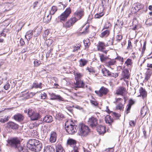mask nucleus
<instances>
[{
  "label": "nucleus",
  "instance_id": "35",
  "mask_svg": "<svg viewBox=\"0 0 152 152\" xmlns=\"http://www.w3.org/2000/svg\"><path fill=\"white\" fill-rule=\"evenodd\" d=\"M53 121V118L51 115H47L43 118V121L47 123H51Z\"/></svg>",
  "mask_w": 152,
  "mask_h": 152
},
{
  "label": "nucleus",
  "instance_id": "19",
  "mask_svg": "<svg viewBox=\"0 0 152 152\" xmlns=\"http://www.w3.org/2000/svg\"><path fill=\"white\" fill-rule=\"evenodd\" d=\"M116 62L117 61L114 59L109 58L105 65L113 69L114 67L112 68V66L115 65Z\"/></svg>",
  "mask_w": 152,
  "mask_h": 152
},
{
  "label": "nucleus",
  "instance_id": "45",
  "mask_svg": "<svg viewBox=\"0 0 152 152\" xmlns=\"http://www.w3.org/2000/svg\"><path fill=\"white\" fill-rule=\"evenodd\" d=\"M124 108V104H116L115 108L116 109L119 110L121 111L123 110Z\"/></svg>",
  "mask_w": 152,
  "mask_h": 152
},
{
  "label": "nucleus",
  "instance_id": "36",
  "mask_svg": "<svg viewBox=\"0 0 152 152\" xmlns=\"http://www.w3.org/2000/svg\"><path fill=\"white\" fill-rule=\"evenodd\" d=\"M86 70L87 71L89 74H94L96 72L94 68L91 66H87L86 68Z\"/></svg>",
  "mask_w": 152,
  "mask_h": 152
},
{
  "label": "nucleus",
  "instance_id": "21",
  "mask_svg": "<svg viewBox=\"0 0 152 152\" xmlns=\"http://www.w3.org/2000/svg\"><path fill=\"white\" fill-rule=\"evenodd\" d=\"M145 77L144 81L147 82L149 80L152 75V70L150 68H147V71L145 73Z\"/></svg>",
  "mask_w": 152,
  "mask_h": 152
},
{
  "label": "nucleus",
  "instance_id": "44",
  "mask_svg": "<svg viewBox=\"0 0 152 152\" xmlns=\"http://www.w3.org/2000/svg\"><path fill=\"white\" fill-rule=\"evenodd\" d=\"M57 10V7L55 6H53L51 8L50 12V14L51 15H54Z\"/></svg>",
  "mask_w": 152,
  "mask_h": 152
},
{
  "label": "nucleus",
  "instance_id": "15",
  "mask_svg": "<svg viewBox=\"0 0 152 152\" xmlns=\"http://www.w3.org/2000/svg\"><path fill=\"white\" fill-rule=\"evenodd\" d=\"M97 50L105 53H107L106 50H104L106 49V45L104 42L102 41H99L96 45Z\"/></svg>",
  "mask_w": 152,
  "mask_h": 152
},
{
  "label": "nucleus",
  "instance_id": "34",
  "mask_svg": "<svg viewBox=\"0 0 152 152\" xmlns=\"http://www.w3.org/2000/svg\"><path fill=\"white\" fill-rule=\"evenodd\" d=\"M44 152H55L54 149L52 146H47L44 148Z\"/></svg>",
  "mask_w": 152,
  "mask_h": 152
},
{
  "label": "nucleus",
  "instance_id": "26",
  "mask_svg": "<svg viewBox=\"0 0 152 152\" xmlns=\"http://www.w3.org/2000/svg\"><path fill=\"white\" fill-rule=\"evenodd\" d=\"M57 136V135L56 132H51L49 139L51 143L55 142L56 140Z\"/></svg>",
  "mask_w": 152,
  "mask_h": 152
},
{
  "label": "nucleus",
  "instance_id": "56",
  "mask_svg": "<svg viewBox=\"0 0 152 152\" xmlns=\"http://www.w3.org/2000/svg\"><path fill=\"white\" fill-rule=\"evenodd\" d=\"M50 31L48 30H46L44 31L43 34V37L45 40L46 39Z\"/></svg>",
  "mask_w": 152,
  "mask_h": 152
},
{
  "label": "nucleus",
  "instance_id": "10",
  "mask_svg": "<svg viewBox=\"0 0 152 152\" xmlns=\"http://www.w3.org/2000/svg\"><path fill=\"white\" fill-rule=\"evenodd\" d=\"M87 123L91 128H94L98 125V120L95 117L91 116L88 118Z\"/></svg>",
  "mask_w": 152,
  "mask_h": 152
},
{
  "label": "nucleus",
  "instance_id": "18",
  "mask_svg": "<svg viewBox=\"0 0 152 152\" xmlns=\"http://www.w3.org/2000/svg\"><path fill=\"white\" fill-rule=\"evenodd\" d=\"M135 103V101L132 99H130L128 101V104L126 107V114L130 113V110L132 107V106Z\"/></svg>",
  "mask_w": 152,
  "mask_h": 152
},
{
  "label": "nucleus",
  "instance_id": "1",
  "mask_svg": "<svg viewBox=\"0 0 152 152\" xmlns=\"http://www.w3.org/2000/svg\"><path fill=\"white\" fill-rule=\"evenodd\" d=\"M26 145L31 150L35 152L39 151L42 148V143L39 140L34 139H29Z\"/></svg>",
  "mask_w": 152,
  "mask_h": 152
},
{
  "label": "nucleus",
  "instance_id": "29",
  "mask_svg": "<svg viewBox=\"0 0 152 152\" xmlns=\"http://www.w3.org/2000/svg\"><path fill=\"white\" fill-rule=\"evenodd\" d=\"M103 31H102V32L101 33L100 37L101 38L104 37H108L110 35V29H106Z\"/></svg>",
  "mask_w": 152,
  "mask_h": 152
},
{
  "label": "nucleus",
  "instance_id": "48",
  "mask_svg": "<svg viewBox=\"0 0 152 152\" xmlns=\"http://www.w3.org/2000/svg\"><path fill=\"white\" fill-rule=\"evenodd\" d=\"M13 6V4L12 3L7 2L5 3V7L7 10H10Z\"/></svg>",
  "mask_w": 152,
  "mask_h": 152
},
{
  "label": "nucleus",
  "instance_id": "60",
  "mask_svg": "<svg viewBox=\"0 0 152 152\" xmlns=\"http://www.w3.org/2000/svg\"><path fill=\"white\" fill-rule=\"evenodd\" d=\"M146 44L147 42L146 41H145L144 42L143 47L142 48V54L144 53L145 51V50Z\"/></svg>",
  "mask_w": 152,
  "mask_h": 152
},
{
  "label": "nucleus",
  "instance_id": "42",
  "mask_svg": "<svg viewBox=\"0 0 152 152\" xmlns=\"http://www.w3.org/2000/svg\"><path fill=\"white\" fill-rule=\"evenodd\" d=\"M99 57L101 61L102 62L104 63L105 64L106 63L109 59L108 57L105 56L103 54H101L100 55Z\"/></svg>",
  "mask_w": 152,
  "mask_h": 152
},
{
  "label": "nucleus",
  "instance_id": "27",
  "mask_svg": "<svg viewBox=\"0 0 152 152\" xmlns=\"http://www.w3.org/2000/svg\"><path fill=\"white\" fill-rule=\"evenodd\" d=\"M80 32L82 34H86L89 32V26H84L80 29Z\"/></svg>",
  "mask_w": 152,
  "mask_h": 152
},
{
  "label": "nucleus",
  "instance_id": "63",
  "mask_svg": "<svg viewBox=\"0 0 152 152\" xmlns=\"http://www.w3.org/2000/svg\"><path fill=\"white\" fill-rule=\"evenodd\" d=\"M129 124L132 127H134L136 124V122L134 120L130 121L129 122Z\"/></svg>",
  "mask_w": 152,
  "mask_h": 152
},
{
  "label": "nucleus",
  "instance_id": "3",
  "mask_svg": "<svg viewBox=\"0 0 152 152\" xmlns=\"http://www.w3.org/2000/svg\"><path fill=\"white\" fill-rule=\"evenodd\" d=\"M21 140L18 137H15L9 139L7 143L9 145L11 148H17L21 145Z\"/></svg>",
  "mask_w": 152,
  "mask_h": 152
},
{
  "label": "nucleus",
  "instance_id": "11",
  "mask_svg": "<svg viewBox=\"0 0 152 152\" xmlns=\"http://www.w3.org/2000/svg\"><path fill=\"white\" fill-rule=\"evenodd\" d=\"M76 19L71 17L67 21L63 23V27L67 29L70 28L76 22Z\"/></svg>",
  "mask_w": 152,
  "mask_h": 152
},
{
  "label": "nucleus",
  "instance_id": "62",
  "mask_svg": "<svg viewBox=\"0 0 152 152\" xmlns=\"http://www.w3.org/2000/svg\"><path fill=\"white\" fill-rule=\"evenodd\" d=\"M151 20L150 18H148L145 22V23L146 25H149V26H151L152 24L151 22Z\"/></svg>",
  "mask_w": 152,
  "mask_h": 152
},
{
  "label": "nucleus",
  "instance_id": "12",
  "mask_svg": "<svg viewBox=\"0 0 152 152\" xmlns=\"http://www.w3.org/2000/svg\"><path fill=\"white\" fill-rule=\"evenodd\" d=\"M28 114L31 119L33 121L37 120L39 117V113L37 112H34L31 108L28 109Z\"/></svg>",
  "mask_w": 152,
  "mask_h": 152
},
{
  "label": "nucleus",
  "instance_id": "51",
  "mask_svg": "<svg viewBox=\"0 0 152 152\" xmlns=\"http://www.w3.org/2000/svg\"><path fill=\"white\" fill-rule=\"evenodd\" d=\"M10 118V116H5L4 118H0V122L2 123H4L8 121Z\"/></svg>",
  "mask_w": 152,
  "mask_h": 152
},
{
  "label": "nucleus",
  "instance_id": "38",
  "mask_svg": "<svg viewBox=\"0 0 152 152\" xmlns=\"http://www.w3.org/2000/svg\"><path fill=\"white\" fill-rule=\"evenodd\" d=\"M116 61H119L120 64L122 65L124 62V58L123 57L119 55L118 54H117L116 57L114 59Z\"/></svg>",
  "mask_w": 152,
  "mask_h": 152
},
{
  "label": "nucleus",
  "instance_id": "46",
  "mask_svg": "<svg viewBox=\"0 0 152 152\" xmlns=\"http://www.w3.org/2000/svg\"><path fill=\"white\" fill-rule=\"evenodd\" d=\"M56 152H65V151L61 145H58L56 147Z\"/></svg>",
  "mask_w": 152,
  "mask_h": 152
},
{
  "label": "nucleus",
  "instance_id": "7",
  "mask_svg": "<svg viewBox=\"0 0 152 152\" xmlns=\"http://www.w3.org/2000/svg\"><path fill=\"white\" fill-rule=\"evenodd\" d=\"M109 92L108 88L103 86H102L99 90H96L95 92L99 97L106 96Z\"/></svg>",
  "mask_w": 152,
  "mask_h": 152
},
{
  "label": "nucleus",
  "instance_id": "31",
  "mask_svg": "<svg viewBox=\"0 0 152 152\" xmlns=\"http://www.w3.org/2000/svg\"><path fill=\"white\" fill-rule=\"evenodd\" d=\"M88 62V60L85 58H81L79 61V66L80 67H83L86 66Z\"/></svg>",
  "mask_w": 152,
  "mask_h": 152
},
{
  "label": "nucleus",
  "instance_id": "57",
  "mask_svg": "<svg viewBox=\"0 0 152 152\" xmlns=\"http://www.w3.org/2000/svg\"><path fill=\"white\" fill-rule=\"evenodd\" d=\"M132 42L130 40L128 41V45L127 48L128 50H132Z\"/></svg>",
  "mask_w": 152,
  "mask_h": 152
},
{
  "label": "nucleus",
  "instance_id": "53",
  "mask_svg": "<svg viewBox=\"0 0 152 152\" xmlns=\"http://www.w3.org/2000/svg\"><path fill=\"white\" fill-rule=\"evenodd\" d=\"M9 30L5 28L3 30L2 32L0 34V37L3 36L5 37L6 35V33H7Z\"/></svg>",
  "mask_w": 152,
  "mask_h": 152
},
{
  "label": "nucleus",
  "instance_id": "17",
  "mask_svg": "<svg viewBox=\"0 0 152 152\" xmlns=\"http://www.w3.org/2000/svg\"><path fill=\"white\" fill-rule=\"evenodd\" d=\"M74 84L76 88H84L85 86V83L82 79L75 80Z\"/></svg>",
  "mask_w": 152,
  "mask_h": 152
},
{
  "label": "nucleus",
  "instance_id": "8",
  "mask_svg": "<svg viewBox=\"0 0 152 152\" xmlns=\"http://www.w3.org/2000/svg\"><path fill=\"white\" fill-rule=\"evenodd\" d=\"M85 12L84 9L80 8L77 9L75 12H74V17L72 18L76 19V21L77 22L78 20L81 19L84 16Z\"/></svg>",
  "mask_w": 152,
  "mask_h": 152
},
{
  "label": "nucleus",
  "instance_id": "5",
  "mask_svg": "<svg viewBox=\"0 0 152 152\" xmlns=\"http://www.w3.org/2000/svg\"><path fill=\"white\" fill-rule=\"evenodd\" d=\"M78 131L80 135L85 136L88 134L89 132V129L88 127L84 124L81 123L78 125Z\"/></svg>",
  "mask_w": 152,
  "mask_h": 152
},
{
  "label": "nucleus",
  "instance_id": "14",
  "mask_svg": "<svg viewBox=\"0 0 152 152\" xmlns=\"http://www.w3.org/2000/svg\"><path fill=\"white\" fill-rule=\"evenodd\" d=\"M115 94L118 95L124 96L127 94L126 88L122 86L119 87L116 90Z\"/></svg>",
  "mask_w": 152,
  "mask_h": 152
},
{
  "label": "nucleus",
  "instance_id": "28",
  "mask_svg": "<svg viewBox=\"0 0 152 152\" xmlns=\"http://www.w3.org/2000/svg\"><path fill=\"white\" fill-rule=\"evenodd\" d=\"M49 95H50L51 99H58L60 101H63V98L61 97L60 95H56L53 93L49 94Z\"/></svg>",
  "mask_w": 152,
  "mask_h": 152
},
{
  "label": "nucleus",
  "instance_id": "58",
  "mask_svg": "<svg viewBox=\"0 0 152 152\" xmlns=\"http://www.w3.org/2000/svg\"><path fill=\"white\" fill-rule=\"evenodd\" d=\"M45 39H46L45 42L48 46H50L52 44L53 42L52 39H47V38Z\"/></svg>",
  "mask_w": 152,
  "mask_h": 152
},
{
  "label": "nucleus",
  "instance_id": "61",
  "mask_svg": "<svg viewBox=\"0 0 152 152\" xmlns=\"http://www.w3.org/2000/svg\"><path fill=\"white\" fill-rule=\"evenodd\" d=\"M113 115L117 119H118L119 117L121 116V114L115 112H113Z\"/></svg>",
  "mask_w": 152,
  "mask_h": 152
},
{
  "label": "nucleus",
  "instance_id": "6",
  "mask_svg": "<svg viewBox=\"0 0 152 152\" xmlns=\"http://www.w3.org/2000/svg\"><path fill=\"white\" fill-rule=\"evenodd\" d=\"M121 74V77L120 78L121 80H123L125 82L128 86L129 85V81L127 80L129 79L130 78V73L129 72V70L125 68L123 69Z\"/></svg>",
  "mask_w": 152,
  "mask_h": 152
},
{
  "label": "nucleus",
  "instance_id": "37",
  "mask_svg": "<svg viewBox=\"0 0 152 152\" xmlns=\"http://www.w3.org/2000/svg\"><path fill=\"white\" fill-rule=\"evenodd\" d=\"M33 33L32 30L28 31L26 33L25 37L28 40H30L31 39L33 36Z\"/></svg>",
  "mask_w": 152,
  "mask_h": 152
},
{
  "label": "nucleus",
  "instance_id": "59",
  "mask_svg": "<svg viewBox=\"0 0 152 152\" xmlns=\"http://www.w3.org/2000/svg\"><path fill=\"white\" fill-rule=\"evenodd\" d=\"M40 96L41 99H45L47 97V95L45 93L43 92L40 94Z\"/></svg>",
  "mask_w": 152,
  "mask_h": 152
},
{
  "label": "nucleus",
  "instance_id": "39",
  "mask_svg": "<svg viewBox=\"0 0 152 152\" xmlns=\"http://www.w3.org/2000/svg\"><path fill=\"white\" fill-rule=\"evenodd\" d=\"M19 152H28V150L27 148L24 145H21L17 148Z\"/></svg>",
  "mask_w": 152,
  "mask_h": 152
},
{
  "label": "nucleus",
  "instance_id": "22",
  "mask_svg": "<svg viewBox=\"0 0 152 152\" xmlns=\"http://www.w3.org/2000/svg\"><path fill=\"white\" fill-rule=\"evenodd\" d=\"M35 95L33 92L25 91L23 92L22 96L24 99H27L32 98Z\"/></svg>",
  "mask_w": 152,
  "mask_h": 152
},
{
  "label": "nucleus",
  "instance_id": "52",
  "mask_svg": "<svg viewBox=\"0 0 152 152\" xmlns=\"http://www.w3.org/2000/svg\"><path fill=\"white\" fill-rule=\"evenodd\" d=\"M51 18V16H49V15H48L46 17H45L44 18L43 20L45 23H48L50 21Z\"/></svg>",
  "mask_w": 152,
  "mask_h": 152
},
{
  "label": "nucleus",
  "instance_id": "2",
  "mask_svg": "<svg viewBox=\"0 0 152 152\" xmlns=\"http://www.w3.org/2000/svg\"><path fill=\"white\" fill-rule=\"evenodd\" d=\"M66 131L70 134H74L77 131V126L72 120H68L65 123Z\"/></svg>",
  "mask_w": 152,
  "mask_h": 152
},
{
  "label": "nucleus",
  "instance_id": "23",
  "mask_svg": "<svg viewBox=\"0 0 152 152\" xmlns=\"http://www.w3.org/2000/svg\"><path fill=\"white\" fill-rule=\"evenodd\" d=\"M13 118L15 121L20 122L23 121L24 117L23 115L18 113L14 115Z\"/></svg>",
  "mask_w": 152,
  "mask_h": 152
},
{
  "label": "nucleus",
  "instance_id": "24",
  "mask_svg": "<svg viewBox=\"0 0 152 152\" xmlns=\"http://www.w3.org/2000/svg\"><path fill=\"white\" fill-rule=\"evenodd\" d=\"M75 80L82 79L83 76V74L79 72L74 71L73 72Z\"/></svg>",
  "mask_w": 152,
  "mask_h": 152
},
{
  "label": "nucleus",
  "instance_id": "33",
  "mask_svg": "<svg viewBox=\"0 0 152 152\" xmlns=\"http://www.w3.org/2000/svg\"><path fill=\"white\" fill-rule=\"evenodd\" d=\"M76 141L72 139H69L67 141V144L71 147H74L76 146Z\"/></svg>",
  "mask_w": 152,
  "mask_h": 152
},
{
  "label": "nucleus",
  "instance_id": "9",
  "mask_svg": "<svg viewBox=\"0 0 152 152\" xmlns=\"http://www.w3.org/2000/svg\"><path fill=\"white\" fill-rule=\"evenodd\" d=\"M134 5V9L135 10L134 12H136L140 10H141L140 12L142 13H145L148 10L147 7H145L144 4L139 2L136 3Z\"/></svg>",
  "mask_w": 152,
  "mask_h": 152
},
{
  "label": "nucleus",
  "instance_id": "41",
  "mask_svg": "<svg viewBox=\"0 0 152 152\" xmlns=\"http://www.w3.org/2000/svg\"><path fill=\"white\" fill-rule=\"evenodd\" d=\"M85 47V49L88 50L90 45V43L89 39H86L83 41Z\"/></svg>",
  "mask_w": 152,
  "mask_h": 152
},
{
  "label": "nucleus",
  "instance_id": "16",
  "mask_svg": "<svg viewBox=\"0 0 152 152\" xmlns=\"http://www.w3.org/2000/svg\"><path fill=\"white\" fill-rule=\"evenodd\" d=\"M6 128L13 130L17 129L19 127L18 125L12 121H9L6 124Z\"/></svg>",
  "mask_w": 152,
  "mask_h": 152
},
{
  "label": "nucleus",
  "instance_id": "47",
  "mask_svg": "<svg viewBox=\"0 0 152 152\" xmlns=\"http://www.w3.org/2000/svg\"><path fill=\"white\" fill-rule=\"evenodd\" d=\"M81 44L80 43H76L74 47H73V51L74 52L80 49L81 47Z\"/></svg>",
  "mask_w": 152,
  "mask_h": 152
},
{
  "label": "nucleus",
  "instance_id": "13",
  "mask_svg": "<svg viewBox=\"0 0 152 152\" xmlns=\"http://www.w3.org/2000/svg\"><path fill=\"white\" fill-rule=\"evenodd\" d=\"M133 62L132 59L130 58H127L124 63L123 69H128L131 71L133 67Z\"/></svg>",
  "mask_w": 152,
  "mask_h": 152
},
{
  "label": "nucleus",
  "instance_id": "43",
  "mask_svg": "<svg viewBox=\"0 0 152 152\" xmlns=\"http://www.w3.org/2000/svg\"><path fill=\"white\" fill-rule=\"evenodd\" d=\"M42 84L41 83L38 84L37 83H34L32 88H41L42 87Z\"/></svg>",
  "mask_w": 152,
  "mask_h": 152
},
{
  "label": "nucleus",
  "instance_id": "49",
  "mask_svg": "<svg viewBox=\"0 0 152 152\" xmlns=\"http://www.w3.org/2000/svg\"><path fill=\"white\" fill-rule=\"evenodd\" d=\"M113 39L112 38H110L108 40L105 44L106 46H108L112 45H113Z\"/></svg>",
  "mask_w": 152,
  "mask_h": 152
},
{
  "label": "nucleus",
  "instance_id": "40",
  "mask_svg": "<svg viewBox=\"0 0 152 152\" xmlns=\"http://www.w3.org/2000/svg\"><path fill=\"white\" fill-rule=\"evenodd\" d=\"M112 25L111 23L108 21L106 22L104 25L102 30H104L110 29L112 27Z\"/></svg>",
  "mask_w": 152,
  "mask_h": 152
},
{
  "label": "nucleus",
  "instance_id": "64",
  "mask_svg": "<svg viewBox=\"0 0 152 152\" xmlns=\"http://www.w3.org/2000/svg\"><path fill=\"white\" fill-rule=\"evenodd\" d=\"M123 37L121 35H118L116 37V40L120 41L122 40Z\"/></svg>",
  "mask_w": 152,
  "mask_h": 152
},
{
  "label": "nucleus",
  "instance_id": "4",
  "mask_svg": "<svg viewBox=\"0 0 152 152\" xmlns=\"http://www.w3.org/2000/svg\"><path fill=\"white\" fill-rule=\"evenodd\" d=\"M72 9L70 7L66 8L65 10L58 17L59 21L63 23L67 20L72 12Z\"/></svg>",
  "mask_w": 152,
  "mask_h": 152
},
{
  "label": "nucleus",
  "instance_id": "20",
  "mask_svg": "<svg viewBox=\"0 0 152 152\" xmlns=\"http://www.w3.org/2000/svg\"><path fill=\"white\" fill-rule=\"evenodd\" d=\"M139 92L140 95L138 96V97H142V98L143 99L146 98L147 93L144 88L142 87H141L139 89Z\"/></svg>",
  "mask_w": 152,
  "mask_h": 152
},
{
  "label": "nucleus",
  "instance_id": "30",
  "mask_svg": "<svg viewBox=\"0 0 152 152\" xmlns=\"http://www.w3.org/2000/svg\"><path fill=\"white\" fill-rule=\"evenodd\" d=\"M102 72L103 75L105 76L112 77V73L105 68L102 69Z\"/></svg>",
  "mask_w": 152,
  "mask_h": 152
},
{
  "label": "nucleus",
  "instance_id": "50",
  "mask_svg": "<svg viewBox=\"0 0 152 152\" xmlns=\"http://www.w3.org/2000/svg\"><path fill=\"white\" fill-rule=\"evenodd\" d=\"M104 15V13L103 12H102L99 13H97L94 15L95 18H100L102 17Z\"/></svg>",
  "mask_w": 152,
  "mask_h": 152
},
{
  "label": "nucleus",
  "instance_id": "54",
  "mask_svg": "<svg viewBox=\"0 0 152 152\" xmlns=\"http://www.w3.org/2000/svg\"><path fill=\"white\" fill-rule=\"evenodd\" d=\"M123 101V99L121 98H118L115 99V103L116 104H122V102Z\"/></svg>",
  "mask_w": 152,
  "mask_h": 152
},
{
  "label": "nucleus",
  "instance_id": "32",
  "mask_svg": "<svg viewBox=\"0 0 152 152\" xmlns=\"http://www.w3.org/2000/svg\"><path fill=\"white\" fill-rule=\"evenodd\" d=\"M105 122L107 124H108L110 125H111L113 121V119L111 118L109 115H107L105 118Z\"/></svg>",
  "mask_w": 152,
  "mask_h": 152
},
{
  "label": "nucleus",
  "instance_id": "25",
  "mask_svg": "<svg viewBox=\"0 0 152 152\" xmlns=\"http://www.w3.org/2000/svg\"><path fill=\"white\" fill-rule=\"evenodd\" d=\"M105 126L100 125L97 127V132L99 134L103 135L106 132Z\"/></svg>",
  "mask_w": 152,
  "mask_h": 152
},
{
  "label": "nucleus",
  "instance_id": "55",
  "mask_svg": "<svg viewBox=\"0 0 152 152\" xmlns=\"http://www.w3.org/2000/svg\"><path fill=\"white\" fill-rule=\"evenodd\" d=\"M34 66L35 67H37L40 65L41 64V62L40 61L37 59H35L34 61Z\"/></svg>",
  "mask_w": 152,
  "mask_h": 152
}]
</instances>
